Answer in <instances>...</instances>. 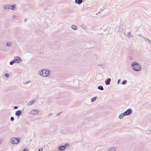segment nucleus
<instances>
[{
	"instance_id": "nucleus-30",
	"label": "nucleus",
	"mask_w": 151,
	"mask_h": 151,
	"mask_svg": "<svg viewBox=\"0 0 151 151\" xmlns=\"http://www.w3.org/2000/svg\"><path fill=\"white\" fill-rule=\"evenodd\" d=\"M39 104H41L42 103V102L41 101H39Z\"/></svg>"
},
{
	"instance_id": "nucleus-1",
	"label": "nucleus",
	"mask_w": 151,
	"mask_h": 151,
	"mask_svg": "<svg viewBox=\"0 0 151 151\" xmlns=\"http://www.w3.org/2000/svg\"><path fill=\"white\" fill-rule=\"evenodd\" d=\"M50 71L47 69H42L38 72V74L43 77H47L50 74Z\"/></svg>"
},
{
	"instance_id": "nucleus-7",
	"label": "nucleus",
	"mask_w": 151,
	"mask_h": 151,
	"mask_svg": "<svg viewBox=\"0 0 151 151\" xmlns=\"http://www.w3.org/2000/svg\"><path fill=\"white\" fill-rule=\"evenodd\" d=\"M132 113V111L131 109H128L126 110L125 112L123 113L124 115L125 116H128L129 114H130Z\"/></svg>"
},
{
	"instance_id": "nucleus-15",
	"label": "nucleus",
	"mask_w": 151,
	"mask_h": 151,
	"mask_svg": "<svg viewBox=\"0 0 151 151\" xmlns=\"http://www.w3.org/2000/svg\"><path fill=\"white\" fill-rule=\"evenodd\" d=\"M127 36L129 38H131L132 37V35L130 34V32H128Z\"/></svg>"
},
{
	"instance_id": "nucleus-35",
	"label": "nucleus",
	"mask_w": 151,
	"mask_h": 151,
	"mask_svg": "<svg viewBox=\"0 0 151 151\" xmlns=\"http://www.w3.org/2000/svg\"><path fill=\"white\" fill-rule=\"evenodd\" d=\"M15 17H16V16H15V15H13V16H12V17H13V18H15Z\"/></svg>"
},
{
	"instance_id": "nucleus-13",
	"label": "nucleus",
	"mask_w": 151,
	"mask_h": 151,
	"mask_svg": "<svg viewBox=\"0 0 151 151\" xmlns=\"http://www.w3.org/2000/svg\"><path fill=\"white\" fill-rule=\"evenodd\" d=\"M116 147H111L109 149L107 150L106 151H116Z\"/></svg>"
},
{
	"instance_id": "nucleus-21",
	"label": "nucleus",
	"mask_w": 151,
	"mask_h": 151,
	"mask_svg": "<svg viewBox=\"0 0 151 151\" xmlns=\"http://www.w3.org/2000/svg\"><path fill=\"white\" fill-rule=\"evenodd\" d=\"M97 97L96 96L95 97H94L93 98L91 99V101L92 102H93L94 101H95L97 99Z\"/></svg>"
},
{
	"instance_id": "nucleus-39",
	"label": "nucleus",
	"mask_w": 151,
	"mask_h": 151,
	"mask_svg": "<svg viewBox=\"0 0 151 151\" xmlns=\"http://www.w3.org/2000/svg\"><path fill=\"white\" fill-rule=\"evenodd\" d=\"M102 65H100V66H102Z\"/></svg>"
},
{
	"instance_id": "nucleus-5",
	"label": "nucleus",
	"mask_w": 151,
	"mask_h": 151,
	"mask_svg": "<svg viewBox=\"0 0 151 151\" xmlns=\"http://www.w3.org/2000/svg\"><path fill=\"white\" fill-rule=\"evenodd\" d=\"M4 8L5 9H16V5H7L4 6Z\"/></svg>"
},
{
	"instance_id": "nucleus-8",
	"label": "nucleus",
	"mask_w": 151,
	"mask_h": 151,
	"mask_svg": "<svg viewBox=\"0 0 151 151\" xmlns=\"http://www.w3.org/2000/svg\"><path fill=\"white\" fill-rule=\"evenodd\" d=\"M39 111L37 110H32L30 112V114L33 115H35L39 113Z\"/></svg>"
},
{
	"instance_id": "nucleus-26",
	"label": "nucleus",
	"mask_w": 151,
	"mask_h": 151,
	"mask_svg": "<svg viewBox=\"0 0 151 151\" xmlns=\"http://www.w3.org/2000/svg\"><path fill=\"white\" fill-rule=\"evenodd\" d=\"M10 119L12 121H13L14 120V118L13 116H12L10 118Z\"/></svg>"
},
{
	"instance_id": "nucleus-17",
	"label": "nucleus",
	"mask_w": 151,
	"mask_h": 151,
	"mask_svg": "<svg viewBox=\"0 0 151 151\" xmlns=\"http://www.w3.org/2000/svg\"><path fill=\"white\" fill-rule=\"evenodd\" d=\"M12 45V43L11 42H9L6 43V45L8 47H10Z\"/></svg>"
},
{
	"instance_id": "nucleus-31",
	"label": "nucleus",
	"mask_w": 151,
	"mask_h": 151,
	"mask_svg": "<svg viewBox=\"0 0 151 151\" xmlns=\"http://www.w3.org/2000/svg\"><path fill=\"white\" fill-rule=\"evenodd\" d=\"M120 81V79H118L117 81V83L118 84H119Z\"/></svg>"
},
{
	"instance_id": "nucleus-11",
	"label": "nucleus",
	"mask_w": 151,
	"mask_h": 151,
	"mask_svg": "<svg viewBox=\"0 0 151 151\" xmlns=\"http://www.w3.org/2000/svg\"><path fill=\"white\" fill-rule=\"evenodd\" d=\"M83 1L82 0H75V2L76 4L80 5L81 4Z\"/></svg>"
},
{
	"instance_id": "nucleus-19",
	"label": "nucleus",
	"mask_w": 151,
	"mask_h": 151,
	"mask_svg": "<svg viewBox=\"0 0 151 151\" xmlns=\"http://www.w3.org/2000/svg\"><path fill=\"white\" fill-rule=\"evenodd\" d=\"M81 27L84 29H86V26L84 24H82L81 25Z\"/></svg>"
},
{
	"instance_id": "nucleus-33",
	"label": "nucleus",
	"mask_w": 151,
	"mask_h": 151,
	"mask_svg": "<svg viewBox=\"0 0 151 151\" xmlns=\"http://www.w3.org/2000/svg\"><path fill=\"white\" fill-rule=\"evenodd\" d=\"M14 109H17L18 108V107L17 106H14Z\"/></svg>"
},
{
	"instance_id": "nucleus-9",
	"label": "nucleus",
	"mask_w": 151,
	"mask_h": 151,
	"mask_svg": "<svg viewBox=\"0 0 151 151\" xmlns=\"http://www.w3.org/2000/svg\"><path fill=\"white\" fill-rule=\"evenodd\" d=\"M22 114V111L21 110H18L16 111L15 114L17 116L19 117Z\"/></svg>"
},
{
	"instance_id": "nucleus-25",
	"label": "nucleus",
	"mask_w": 151,
	"mask_h": 151,
	"mask_svg": "<svg viewBox=\"0 0 151 151\" xmlns=\"http://www.w3.org/2000/svg\"><path fill=\"white\" fill-rule=\"evenodd\" d=\"M4 76L6 77H7L9 76V74L7 73H6L5 74Z\"/></svg>"
},
{
	"instance_id": "nucleus-14",
	"label": "nucleus",
	"mask_w": 151,
	"mask_h": 151,
	"mask_svg": "<svg viewBox=\"0 0 151 151\" xmlns=\"http://www.w3.org/2000/svg\"><path fill=\"white\" fill-rule=\"evenodd\" d=\"M125 115H124L123 113H122L120 114V115L118 116V118L120 119H122L123 118V116H125Z\"/></svg>"
},
{
	"instance_id": "nucleus-37",
	"label": "nucleus",
	"mask_w": 151,
	"mask_h": 151,
	"mask_svg": "<svg viewBox=\"0 0 151 151\" xmlns=\"http://www.w3.org/2000/svg\"><path fill=\"white\" fill-rule=\"evenodd\" d=\"M30 82V81H29V82H27V83H28L29 82Z\"/></svg>"
},
{
	"instance_id": "nucleus-20",
	"label": "nucleus",
	"mask_w": 151,
	"mask_h": 151,
	"mask_svg": "<svg viewBox=\"0 0 151 151\" xmlns=\"http://www.w3.org/2000/svg\"><path fill=\"white\" fill-rule=\"evenodd\" d=\"M119 30L120 32H122L123 31V29L122 28V27L121 26H120L119 27Z\"/></svg>"
},
{
	"instance_id": "nucleus-36",
	"label": "nucleus",
	"mask_w": 151,
	"mask_h": 151,
	"mask_svg": "<svg viewBox=\"0 0 151 151\" xmlns=\"http://www.w3.org/2000/svg\"><path fill=\"white\" fill-rule=\"evenodd\" d=\"M27 21V19H25V20H24V22H26Z\"/></svg>"
},
{
	"instance_id": "nucleus-29",
	"label": "nucleus",
	"mask_w": 151,
	"mask_h": 151,
	"mask_svg": "<svg viewBox=\"0 0 151 151\" xmlns=\"http://www.w3.org/2000/svg\"><path fill=\"white\" fill-rule=\"evenodd\" d=\"M52 113H51L49 114H48L47 116V117H50V116L52 115Z\"/></svg>"
},
{
	"instance_id": "nucleus-28",
	"label": "nucleus",
	"mask_w": 151,
	"mask_h": 151,
	"mask_svg": "<svg viewBox=\"0 0 151 151\" xmlns=\"http://www.w3.org/2000/svg\"><path fill=\"white\" fill-rule=\"evenodd\" d=\"M28 150L27 149L24 148L22 151H28Z\"/></svg>"
},
{
	"instance_id": "nucleus-4",
	"label": "nucleus",
	"mask_w": 151,
	"mask_h": 151,
	"mask_svg": "<svg viewBox=\"0 0 151 151\" xmlns=\"http://www.w3.org/2000/svg\"><path fill=\"white\" fill-rule=\"evenodd\" d=\"M19 138L12 137L10 140V142L13 144H17L20 141Z\"/></svg>"
},
{
	"instance_id": "nucleus-24",
	"label": "nucleus",
	"mask_w": 151,
	"mask_h": 151,
	"mask_svg": "<svg viewBox=\"0 0 151 151\" xmlns=\"http://www.w3.org/2000/svg\"><path fill=\"white\" fill-rule=\"evenodd\" d=\"M128 58L129 60H133V58L130 56H128Z\"/></svg>"
},
{
	"instance_id": "nucleus-3",
	"label": "nucleus",
	"mask_w": 151,
	"mask_h": 151,
	"mask_svg": "<svg viewBox=\"0 0 151 151\" xmlns=\"http://www.w3.org/2000/svg\"><path fill=\"white\" fill-rule=\"evenodd\" d=\"M14 59L9 63V64L10 65H13L14 63L18 64L22 61V59L19 56H14Z\"/></svg>"
},
{
	"instance_id": "nucleus-2",
	"label": "nucleus",
	"mask_w": 151,
	"mask_h": 151,
	"mask_svg": "<svg viewBox=\"0 0 151 151\" xmlns=\"http://www.w3.org/2000/svg\"><path fill=\"white\" fill-rule=\"evenodd\" d=\"M132 68L133 70L135 71H139L141 69L140 65L137 62H133L132 64Z\"/></svg>"
},
{
	"instance_id": "nucleus-38",
	"label": "nucleus",
	"mask_w": 151,
	"mask_h": 151,
	"mask_svg": "<svg viewBox=\"0 0 151 151\" xmlns=\"http://www.w3.org/2000/svg\"><path fill=\"white\" fill-rule=\"evenodd\" d=\"M37 96L36 97V99L37 98Z\"/></svg>"
},
{
	"instance_id": "nucleus-16",
	"label": "nucleus",
	"mask_w": 151,
	"mask_h": 151,
	"mask_svg": "<svg viewBox=\"0 0 151 151\" xmlns=\"http://www.w3.org/2000/svg\"><path fill=\"white\" fill-rule=\"evenodd\" d=\"M71 28L73 30H75L77 29V27L75 25H72L71 26Z\"/></svg>"
},
{
	"instance_id": "nucleus-32",
	"label": "nucleus",
	"mask_w": 151,
	"mask_h": 151,
	"mask_svg": "<svg viewBox=\"0 0 151 151\" xmlns=\"http://www.w3.org/2000/svg\"><path fill=\"white\" fill-rule=\"evenodd\" d=\"M148 43L151 45V40H150Z\"/></svg>"
},
{
	"instance_id": "nucleus-6",
	"label": "nucleus",
	"mask_w": 151,
	"mask_h": 151,
	"mask_svg": "<svg viewBox=\"0 0 151 151\" xmlns=\"http://www.w3.org/2000/svg\"><path fill=\"white\" fill-rule=\"evenodd\" d=\"M69 146V145L68 144L66 143L64 145H61L58 146L57 148V150L59 151H63L67 147H68Z\"/></svg>"
},
{
	"instance_id": "nucleus-10",
	"label": "nucleus",
	"mask_w": 151,
	"mask_h": 151,
	"mask_svg": "<svg viewBox=\"0 0 151 151\" xmlns=\"http://www.w3.org/2000/svg\"><path fill=\"white\" fill-rule=\"evenodd\" d=\"M111 79L110 78H108L105 81V84L106 85H109L110 83Z\"/></svg>"
},
{
	"instance_id": "nucleus-27",
	"label": "nucleus",
	"mask_w": 151,
	"mask_h": 151,
	"mask_svg": "<svg viewBox=\"0 0 151 151\" xmlns=\"http://www.w3.org/2000/svg\"><path fill=\"white\" fill-rule=\"evenodd\" d=\"M101 11H102V10H100V11H99L98 12V13H95L97 15L98 14H99V13H101Z\"/></svg>"
},
{
	"instance_id": "nucleus-22",
	"label": "nucleus",
	"mask_w": 151,
	"mask_h": 151,
	"mask_svg": "<svg viewBox=\"0 0 151 151\" xmlns=\"http://www.w3.org/2000/svg\"><path fill=\"white\" fill-rule=\"evenodd\" d=\"M143 38H144V40L145 41H146V42H148L149 41V40H150L149 39H148L147 38H145V37H143Z\"/></svg>"
},
{
	"instance_id": "nucleus-12",
	"label": "nucleus",
	"mask_w": 151,
	"mask_h": 151,
	"mask_svg": "<svg viewBox=\"0 0 151 151\" xmlns=\"http://www.w3.org/2000/svg\"><path fill=\"white\" fill-rule=\"evenodd\" d=\"M35 102L36 101L34 100L30 101L27 103V105L28 106H30L32 104L35 103Z\"/></svg>"
},
{
	"instance_id": "nucleus-18",
	"label": "nucleus",
	"mask_w": 151,
	"mask_h": 151,
	"mask_svg": "<svg viewBox=\"0 0 151 151\" xmlns=\"http://www.w3.org/2000/svg\"><path fill=\"white\" fill-rule=\"evenodd\" d=\"M98 89H100L101 90H104V88L102 86H99L98 87Z\"/></svg>"
},
{
	"instance_id": "nucleus-34",
	"label": "nucleus",
	"mask_w": 151,
	"mask_h": 151,
	"mask_svg": "<svg viewBox=\"0 0 151 151\" xmlns=\"http://www.w3.org/2000/svg\"><path fill=\"white\" fill-rule=\"evenodd\" d=\"M2 140L1 139H0V144H1L2 142Z\"/></svg>"
},
{
	"instance_id": "nucleus-23",
	"label": "nucleus",
	"mask_w": 151,
	"mask_h": 151,
	"mask_svg": "<svg viewBox=\"0 0 151 151\" xmlns=\"http://www.w3.org/2000/svg\"><path fill=\"white\" fill-rule=\"evenodd\" d=\"M127 81L126 80H124L123 81L122 83V84H125L127 83Z\"/></svg>"
}]
</instances>
